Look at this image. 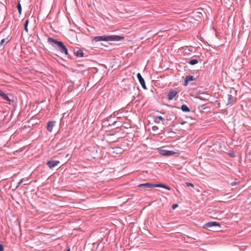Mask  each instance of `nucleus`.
<instances>
[{"label":"nucleus","mask_w":251,"mask_h":251,"mask_svg":"<svg viewBox=\"0 0 251 251\" xmlns=\"http://www.w3.org/2000/svg\"><path fill=\"white\" fill-rule=\"evenodd\" d=\"M10 39L7 37L6 38L2 39L0 42V48H1L4 43H8L9 42Z\"/></svg>","instance_id":"f3484780"},{"label":"nucleus","mask_w":251,"mask_h":251,"mask_svg":"<svg viewBox=\"0 0 251 251\" xmlns=\"http://www.w3.org/2000/svg\"><path fill=\"white\" fill-rule=\"evenodd\" d=\"M116 123H117V122H114L112 124L115 125Z\"/></svg>","instance_id":"cd10ccee"},{"label":"nucleus","mask_w":251,"mask_h":251,"mask_svg":"<svg viewBox=\"0 0 251 251\" xmlns=\"http://www.w3.org/2000/svg\"><path fill=\"white\" fill-rule=\"evenodd\" d=\"M198 63V60L196 59H192L188 62V63L191 65H195V64H197Z\"/></svg>","instance_id":"a211bd4d"},{"label":"nucleus","mask_w":251,"mask_h":251,"mask_svg":"<svg viewBox=\"0 0 251 251\" xmlns=\"http://www.w3.org/2000/svg\"><path fill=\"white\" fill-rule=\"evenodd\" d=\"M178 206V204H174L172 205V208L173 209H175Z\"/></svg>","instance_id":"a878e982"},{"label":"nucleus","mask_w":251,"mask_h":251,"mask_svg":"<svg viewBox=\"0 0 251 251\" xmlns=\"http://www.w3.org/2000/svg\"><path fill=\"white\" fill-rule=\"evenodd\" d=\"M159 153L160 154L166 156H172L176 153L174 151L165 150H160L159 151Z\"/></svg>","instance_id":"423d86ee"},{"label":"nucleus","mask_w":251,"mask_h":251,"mask_svg":"<svg viewBox=\"0 0 251 251\" xmlns=\"http://www.w3.org/2000/svg\"><path fill=\"white\" fill-rule=\"evenodd\" d=\"M181 109L183 112H188L190 111V108L185 104H183L181 105Z\"/></svg>","instance_id":"2eb2a0df"},{"label":"nucleus","mask_w":251,"mask_h":251,"mask_svg":"<svg viewBox=\"0 0 251 251\" xmlns=\"http://www.w3.org/2000/svg\"><path fill=\"white\" fill-rule=\"evenodd\" d=\"M17 9H18V12H19V14H21L22 6H21V5L20 3H19L18 5H17Z\"/></svg>","instance_id":"aec40b11"},{"label":"nucleus","mask_w":251,"mask_h":251,"mask_svg":"<svg viewBox=\"0 0 251 251\" xmlns=\"http://www.w3.org/2000/svg\"><path fill=\"white\" fill-rule=\"evenodd\" d=\"M28 23H29V20L28 19H26L25 22V24H24L25 30L27 33L28 32V28H27Z\"/></svg>","instance_id":"6ab92c4d"},{"label":"nucleus","mask_w":251,"mask_h":251,"mask_svg":"<svg viewBox=\"0 0 251 251\" xmlns=\"http://www.w3.org/2000/svg\"><path fill=\"white\" fill-rule=\"evenodd\" d=\"M23 181H24L23 178H22L21 179H20V180L17 183V185L16 186V188H18L23 182Z\"/></svg>","instance_id":"412c9836"},{"label":"nucleus","mask_w":251,"mask_h":251,"mask_svg":"<svg viewBox=\"0 0 251 251\" xmlns=\"http://www.w3.org/2000/svg\"><path fill=\"white\" fill-rule=\"evenodd\" d=\"M167 106H169V107H170L171 108H179L178 107H175V106H172V105H167Z\"/></svg>","instance_id":"bb28decb"},{"label":"nucleus","mask_w":251,"mask_h":251,"mask_svg":"<svg viewBox=\"0 0 251 251\" xmlns=\"http://www.w3.org/2000/svg\"><path fill=\"white\" fill-rule=\"evenodd\" d=\"M236 95V91L233 89L232 90H230V93L227 94V103H226V105L228 106H231L236 101L237 98L235 97Z\"/></svg>","instance_id":"7ed1b4c3"},{"label":"nucleus","mask_w":251,"mask_h":251,"mask_svg":"<svg viewBox=\"0 0 251 251\" xmlns=\"http://www.w3.org/2000/svg\"><path fill=\"white\" fill-rule=\"evenodd\" d=\"M152 129L153 131H155L158 129V126H152Z\"/></svg>","instance_id":"5701e85b"},{"label":"nucleus","mask_w":251,"mask_h":251,"mask_svg":"<svg viewBox=\"0 0 251 251\" xmlns=\"http://www.w3.org/2000/svg\"><path fill=\"white\" fill-rule=\"evenodd\" d=\"M60 164V161L58 160H50L47 162V165L50 168L52 169L58 165Z\"/></svg>","instance_id":"6e6552de"},{"label":"nucleus","mask_w":251,"mask_h":251,"mask_svg":"<svg viewBox=\"0 0 251 251\" xmlns=\"http://www.w3.org/2000/svg\"><path fill=\"white\" fill-rule=\"evenodd\" d=\"M194 79L195 78L193 76L190 75H187L185 78V81L183 83V85L186 86L188 85V83L189 81L194 80Z\"/></svg>","instance_id":"ddd939ff"},{"label":"nucleus","mask_w":251,"mask_h":251,"mask_svg":"<svg viewBox=\"0 0 251 251\" xmlns=\"http://www.w3.org/2000/svg\"><path fill=\"white\" fill-rule=\"evenodd\" d=\"M155 187H161L170 190L171 188L168 186L163 184H155Z\"/></svg>","instance_id":"4468645a"},{"label":"nucleus","mask_w":251,"mask_h":251,"mask_svg":"<svg viewBox=\"0 0 251 251\" xmlns=\"http://www.w3.org/2000/svg\"><path fill=\"white\" fill-rule=\"evenodd\" d=\"M70 251V249H69L67 251Z\"/></svg>","instance_id":"c756f323"},{"label":"nucleus","mask_w":251,"mask_h":251,"mask_svg":"<svg viewBox=\"0 0 251 251\" xmlns=\"http://www.w3.org/2000/svg\"><path fill=\"white\" fill-rule=\"evenodd\" d=\"M137 77L142 88L145 90L147 89L145 81L144 80V79L142 76L141 75L140 73H138L137 74Z\"/></svg>","instance_id":"9b49d317"},{"label":"nucleus","mask_w":251,"mask_h":251,"mask_svg":"<svg viewBox=\"0 0 251 251\" xmlns=\"http://www.w3.org/2000/svg\"><path fill=\"white\" fill-rule=\"evenodd\" d=\"M156 118H157L158 119H159L160 121H162V120H163V118L162 116H157Z\"/></svg>","instance_id":"393cba45"},{"label":"nucleus","mask_w":251,"mask_h":251,"mask_svg":"<svg viewBox=\"0 0 251 251\" xmlns=\"http://www.w3.org/2000/svg\"><path fill=\"white\" fill-rule=\"evenodd\" d=\"M185 184L187 187H189V186L194 187V185L192 183H190V182H186Z\"/></svg>","instance_id":"4be33fe9"},{"label":"nucleus","mask_w":251,"mask_h":251,"mask_svg":"<svg viewBox=\"0 0 251 251\" xmlns=\"http://www.w3.org/2000/svg\"><path fill=\"white\" fill-rule=\"evenodd\" d=\"M185 123V122H182V123H181V124H182V125H183Z\"/></svg>","instance_id":"c85d7f7f"},{"label":"nucleus","mask_w":251,"mask_h":251,"mask_svg":"<svg viewBox=\"0 0 251 251\" xmlns=\"http://www.w3.org/2000/svg\"><path fill=\"white\" fill-rule=\"evenodd\" d=\"M75 54L77 57H82L83 56V51L79 49L75 52Z\"/></svg>","instance_id":"dca6fc26"},{"label":"nucleus","mask_w":251,"mask_h":251,"mask_svg":"<svg viewBox=\"0 0 251 251\" xmlns=\"http://www.w3.org/2000/svg\"><path fill=\"white\" fill-rule=\"evenodd\" d=\"M177 92L176 90L171 89L168 94L167 99L169 100H173L177 95Z\"/></svg>","instance_id":"1a4fd4ad"},{"label":"nucleus","mask_w":251,"mask_h":251,"mask_svg":"<svg viewBox=\"0 0 251 251\" xmlns=\"http://www.w3.org/2000/svg\"><path fill=\"white\" fill-rule=\"evenodd\" d=\"M4 250V247L3 246L0 244V251H3Z\"/></svg>","instance_id":"b1692460"},{"label":"nucleus","mask_w":251,"mask_h":251,"mask_svg":"<svg viewBox=\"0 0 251 251\" xmlns=\"http://www.w3.org/2000/svg\"><path fill=\"white\" fill-rule=\"evenodd\" d=\"M220 224L216 222H210L204 224L203 227L210 230L218 229L220 227Z\"/></svg>","instance_id":"20e7f679"},{"label":"nucleus","mask_w":251,"mask_h":251,"mask_svg":"<svg viewBox=\"0 0 251 251\" xmlns=\"http://www.w3.org/2000/svg\"><path fill=\"white\" fill-rule=\"evenodd\" d=\"M124 37L122 36L118 35H103V36H98L95 37L93 41L97 42L101 41H118L123 40Z\"/></svg>","instance_id":"f03ea898"},{"label":"nucleus","mask_w":251,"mask_h":251,"mask_svg":"<svg viewBox=\"0 0 251 251\" xmlns=\"http://www.w3.org/2000/svg\"><path fill=\"white\" fill-rule=\"evenodd\" d=\"M138 186L141 188L144 187H145V189L147 190H151L155 187V184L150 183H142L138 185Z\"/></svg>","instance_id":"0eeeda50"},{"label":"nucleus","mask_w":251,"mask_h":251,"mask_svg":"<svg viewBox=\"0 0 251 251\" xmlns=\"http://www.w3.org/2000/svg\"><path fill=\"white\" fill-rule=\"evenodd\" d=\"M0 97L6 103H10V99L9 98L7 94L5 93L0 89Z\"/></svg>","instance_id":"9d476101"},{"label":"nucleus","mask_w":251,"mask_h":251,"mask_svg":"<svg viewBox=\"0 0 251 251\" xmlns=\"http://www.w3.org/2000/svg\"><path fill=\"white\" fill-rule=\"evenodd\" d=\"M161 113L166 115V119L167 121H174L176 119V112L173 110H168Z\"/></svg>","instance_id":"39448f33"},{"label":"nucleus","mask_w":251,"mask_h":251,"mask_svg":"<svg viewBox=\"0 0 251 251\" xmlns=\"http://www.w3.org/2000/svg\"><path fill=\"white\" fill-rule=\"evenodd\" d=\"M55 123L56 122L55 121H50L48 123L47 126V129L49 132H52L53 128L55 125Z\"/></svg>","instance_id":"f8f14e48"},{"label":"nucleus","mask_w":251,"mask_h":251,"mask_svg":"<svg viewBox=\"0 0 251 251\" xmlns=\"http://www.w3.org/2000/svg\"><path fill=\"white\" fill-rule=\"evenodd\" d=\"M47 41L50 45L56 50L61 53H64L66 55L68 54L67 48L61 41H58L50 37H48Z\"/></svg>","instance_id":"f257e3e1"}]
</instances>
